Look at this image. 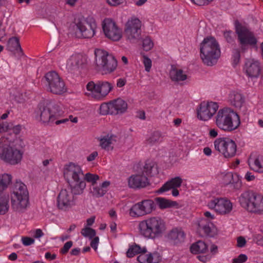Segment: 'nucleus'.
Segmentation results:
<instances>
[{
  "mask_svg": "<svg viewBox=\"0 0 263 263\" xmlns=\"http://www.w3.org/2000/svg\"><path fill=\"white\" fill-rule=\"evenodd\" d=\"M182 183V179L180 177H176L164 184L157 191L158 193H162L171 190V189L179 187Z\"/></svg>",
  "mask_w": 263,
  "mask_h": 263,
  "instance_id": "obj_30",
  "label": "nucleus"
},
{
  "mask_svg": "<svg viewBox=\"0 0 263 263\" xmlns=\"http://www.w3.org/2000/svg\"><path fill=\"white\" fill-rule=\"evenodd\" d=\"M95 220V217H91L86 220V226L85 227H88L92 225Z\"/></svg>",
  "mask_w": 263,
  "mask_h": 263,
  "instance_id": "obj_63",
  "label": "nucleus"
},
{
  "mask_svg": "<svg viewBox=\"0 0 263 263\" xmlns=\"http://www.w3.org/2000/svg\"><path fill=\"white\" fill-rule=\"evenodd\" d=\"M11 207L15 212L22 213L29 204V193L25 184L16 182L11 196Z\"/></svg>",
  "mask_w": 263,
  "mask_h": 263,
  "instance_id": "obj_8",
  "label": "nucleus"
},
{
  "mask_svg": "<svg viewBox=\"0 0 263 263\" xmlns=\"http://www.w3.org/2000/svg\"><path fill=\"white\" fill-rule=\"evenodd\" d=\"M233 32L231 31H227L224 32V36L228 43L233 41Z\"/></svg>",
  "mask_w": 263,
  "mask_h": 263,
  "instance_id": "obj_52",
  "label": "nucleus"
},
{
  "mask_svg": "<svg viewBox=\"0 0 263 263\" xmlns=\"http://www.w3.org/2000/svg\"><path fill=\"white\" fill-rule=\"evenodd\" d=\"M153 42L149 37H146L143 39L142 46L144 50H150L153 47Z\"/></svg>",
  "mask_w": 263,
  "mask_h": 263,
  "instance_id": "obj_45",
  "label": "nucleus"
},
{
  "mask_svg": "<svg viewBox=\"0 0 263 263\" xmlns=\"http://www.w3.org/2000/svg\"><path fill=\"white\" fill-rule=\"evenodd\" d=\"M139 234L147 239L155 240L166 231L165 222L160 217L151 216L140 221L138 226Z\"/></svg>",
  "mask_w": 263,
  "mask_h": 263,
  "instance_id": "obj_2",
  "label": "nucleus"
},
{
  "mask_svg": "<svg viewBox=\"0 0 263 263\" xmlns=\"http://www.w3.org/2000/svg\"><path fill=\"white\" fill-rule=\"evenodd\" d=\"M218 107L216 102H202L197 108V118L202 121H208L215 114Z\"/></svg>",
  "mask_w": 263,
  "mask_h": 263,
  "instance_id": "obj_20",
  "label": "nucleus"
},
{
  "mask_svg": "<svg viewBox=\"0 0 263 263\" xmlns=\"http://www.w3.org/2000/svg\"><path fill=\"white\" fill-rule=\"evenodd\" d=\"M239 202L248 212L261 215L263 214V195L249 190L242 192L238 197Z\"/></svg>",
  "mask_w": 263,
  "mask_h": 263,
  "instance_id": "obj_7",
  "label": "nucleus"
},
{
  "mask_svg": "<svg viewBox=\"0 0 263 263\" xmlns=\"http://www.w3.org/2000/svg\"><path fill=\"white\" fill-rule=\"evenodd\" d=\"M81 234L84 237L92 238L96 235V231L89 227H85L82 229Z\"/></svg>",
  "mask_w": 263,
  "mask_h": 263,
  "instance_id": "obj_44",
  "label": "nucleus"
},
{
  "mask_svg": "<svg viewBox=\"0 0 263 263\" xmlns=\"http://www.w3.org/2000/svg\"><path fill=\"white\" fill-rule=\"evenodd\" d=\"M39 120L45 124L55 123L57 125L68 121V119L58 120L61 115L60 104L52 100H46L39 104L35 110Z\"/></svg>",
  "mask_w": 263,
  "mask_h": 263,
  "instance_id": "obj_1",
  "label": "nucleus"
},
{
  "mask_svg": "<svg viewBox=\"0 0 263 263\" xmlns=\"http://www.w3.org/2000/svg\"><path fill=\"white\" fill-rule=\"evenodd\" d=\"M63 175L74 194L81 195L83 193L86 187V183L83 180L84 173L80 165L73 162L65 164Z\"/></svg>",
  "mask_w": 263,
  "mask_h": 263,
  "instance_id": "obj_3",
  "label": "nucleus"
},
{
  "mask_svg": "<svg viewBox=\"0 0 263 263\" xmlns=\"http://www.w3.org/2000/svg\"><path fill=\"white\" fill-rule=\"evenodd\" d=\"M125 0H106V2L111 6H117L124 3Z\"/></svg>",
  "mask_w": 263,
  "mask_h": 263,
  "instance_id": "obj_53",
  "label": "nucleus"
},
{
  "mask_svg": "<svg viewBox=\"0 0 263 263\" xmlns=\"http://www.w3.org/2000/svg\"><path fill=\"white\" fill-rule=\"evenodd\" d=\"M235 32L237 35L238 41L241 50H246L249 46L256 47L257 39L254 33L246 26L239 22H236L235 23Z\"/></svg>",
  "mask_w": 263,
  "mask_h": 263,
  "instance_id": "obj_12",
  "label": "nucleus"
},
{
  "mask_svg": "<svg viewBox=\"0 0 263 263\" xmlns=\"http://www.w3.org/2000/svg\"><path fill=\"white\" fill-rule=\"evenodd\" d=\"M242 71L249 79L258 78L261 72L260 62L254 59H246L243 66Z\"/></svg>",
  "mask_w": 263,
  "mask_h": 263,
  "instance_id": "obj_22",
  "label": "nucleus"
},
{
  "mask_svg": "<svg viewBox=\"0 0 263 263\" xmlns=\"http://www.w3.org/2000/svg\"><path fill=\"white\" fill-rule=\"evenodd\" d=\"M111 103H102L100 106V113L101 115H106V114H111Z\"/></svg>",
  "mask_w": 263,
  "mask_h": 263,
  "instance_id": "obj_43",
  "label": "nucleus"
},
{
  "mask_svg": "<svg viewBox=\"0 0 263 263\" xmlns=\"http://www.w3.org/2000/svg\"><path fill=\"white\" fill-rule=\"evenodd\" d=\"M198 230L202 232L205 235L213 237L217 234V231L214 224L204 218H201L198 221Z\"/></svg>",
  "mask_w": 263,
  "mask_h": 263,
  "instance_id": "obj_23",
  "label": "nucleus"
},
{
  "mask_svg": "<svg viewBox=\"0 0 263 263\" xmlns=\"http://www.w3.org/2000/svg\"><path fill=\"white\" fill-rule=\"evenodd\" d=\"M105 36L113 41H119L122 37L123 32L116 23L110 18H105L102 24Z\"/></svg>",
  "mask_w": 263,
  "mask_h": 263,
  "instance_id": "obj_16",
  "label": "nucleus"
},
{
  "mask_svg": "<svg viewBox=\"0 0 263 263\" xmlns=\"http://www.w3.org/2000/svg\"><path fill=\"white\" fill-rule=\"evenodd\" d=\"M155 209V203L152 200H143L134 204L129 210V214L132 217L137 218L149 214Z\"/></svg>",
  "mask_w": 263,
  "mask_h": 263,
  "instance_id": "obj_17",
  "label": "nucleus"
},
{
  "mask_svg": "<svg viewBox=\"0 0 263 263\" xmlns=\"http://www.w3.org/2000/svg\"><path fill=\"white\" fill-rule=\"evenodd\" d=\"M141 22L135 17L128 19L125 24L124 34L127 41L138 43L142 38Z\"/></svg>",
  "mask_w": 263,
  "mask_h": 263,
  "instance_id": "obj_13",
  "label": "nucleus"
},
{
  "mask_svg": "<svg viewBox=\"0 0 263 263\" xmlns=\"http://www.w3.org/2000/svg\"><path fill=\"white\" fill-rule=\"evenodd\" d=\"M110 182L108 181L103 182L101 185L98 186L95 184L92 186L91 192L93 196L97 197L103 196L106 192L107 187L109 185Z\"/></svg>",
  "mask_w": 263,
  "mask_h": 263,
  "instance_id": "obj_35",
  "label": "nucleus"
},
{
  "mask_svg": "<svg viewBox=\"0 0 263 263\" xmlns=\"http://www.w3.org/2000/svg\"><path fill=\"white\" fill-rule=\"evenodd\" d=\"M86 89L85 94L86 96L97 101L101 100L97 82H88L86 85Z\"/></svg>",
  "mask_w": 263,
  "mask_h": 263,
  "instance_id": "obj_28",
  "label": "nucleus"
},
{
  "mask_svg": "<svg viewBox=\"0 0 263 263\" xmlns=\"http://www.w3.org/2000/svg\"><path fill=\"white\" fill-rule=\"evenodd\" d=\"M249 165L251 169L254 171L263 173V156L259 155L254 158H250L249 160Z\"/></svg>",
  "mask_w": 263,
  "mask_h": 263,
  "instance_id": "obj_32",
  "label": "nucleus"
},
{
  "mask_svg": "<svg viewBox=\"0 0 263 263\" xmlns=\"http://www.w3.org/2000/svg\"><path fill=\"white\" fill-rule=\"evenodd\" d=\"M200 52L202 62L208 66L215 64L221 55L220 45L212 36L204 39L200 44Z\"/></svg>",
  "mask_w": 263,
  "mask_h": 263,
  "instance_id": "obj_6",
  "label": "nucleus"
},
{
  "mask_svg": "<svg viewBox=\"0 0 263 263\" xmlns=\"http://www.w3.org/2000/svg\"><path fill=\"white\" fill-rule=\"evenodd\" d=\"M72 243H73L71 241L66 242L64 244L63 247L61 249L60 252L63 254H66L72 247Z\"/></svg>",
  "mask_w": 263,
  "mask_h": 263,
  "instance_id": "obj_50",
  "label": "nucleus"
},
{
  "mask_svg": "<svg viewBox=\"0 0 263 263\" xmlns=\"http://www.w3.org/2000/svg\"><path fill=\"white\" fill-rule=\"evenodd\" d=\"M207 206L221 215L230 214L233 209L232 202L226 198H215L208 202Z\"/></svg>",
  "mask_w": 263,
  "mask_h": 263,
  "instance_id": "obj_18",
  "label": "nucleus"
},
{
  "mask_svg": "<svg viewBox=\"0 0 263 263\" xmlns=\"http://www.w3.org/2000/svg\"><path fill=\"white\" fill-rule=\"evenodd\" d=\"M228 101L232 106L240 109L245 103V97L240 91L232 90L229 94Z\"/></svg>",
  "mask_w": 263,
  "mask_h": 263,
  "instance_id": "obj_24",
  "label": "nucleus"
},
{
  "mask_svg": "<svg viewBox=\"0 0 263 263\" xmlns=\"http://www.w3.org/2000/svg\"><path fill=\"white\" fill-rule=\"evenodd\" d=\"M21 129L22 126L20 125H17L13 127L12 130L15 134L17 135L20 133Z\"/></svg>",
  "mask_w": 263,
  "mask_h": 263,
  "instance_id": "obj_64",
  "label": "nucleus"
},
{
  "mask_svg": "<svg viewBox=\"0 0 263 263\" xmlns=\"http://www.w3.org/2000/svg\"><path fill=\"white\" fill-rule=\"evenodd\" d=\"M197 258L200 261L203 262H206L210 260L211 256L210 255H199L197 256Z\"/></svg>",
  "mask_w": 263,
  "mask_h": 263,
  "instance_id": "obj_59",
  "label": "nucleus"
},
{
  "mask_svg": "<svg viewBox=\"0 0 263 263\" xmlns=\"http://www.w3.org/2000/svg\"><path fill=\"white\" fill-rule=\"evenodd\" d=\"M163 140V137L159 132H155L147 139V142L151 144H155L161 142Z\"/></svg>",
  "mask_w": 263,
  "mask_h": 263,
  "instance_id": "obj_41",
  "label": "nucleus"
},
{
  "mask_svg": "<svg viewBox=\"0 0 263 263\" xmlns=\"http://www.w3.org/2000/svg\"><path fill=\"white\" fill-rule=\"evenodd\" d=\"M170 77L172 81L178 84H183L188 79L186 71L173 66L170 71Z\"/></svg>",
  "mask_w": 263,
  "mask_h": 263,
  "instance_id": "obj_26",
  "label": "nucleus"
},
{
  "mask_svg": "<svg viewBox=\"0 0 263 263\" xmlns=\"http://www.w3.org/2000/svg\"><path fill=\"white\" fill-rule=\"evenodd\" d=\"M11 176L8 174L0 175V192L7 188L11 181Z\"/></svg>",
  "mask_w": 263,
  "mask_h": 263,
  "instance_id": "obj_39",
  "label": "nucleus"
},
{
  "mask_svg": "<svg viewBox=\"0 0 263 263\" xmlns=\"http://www.w3.org/2000/svg\"><path fill=\"white\" fill-rule=\"evenodd\" d=\"M111 105V115H117L124 112L127 108L125 101L121 99H117L112 102Z\"/></svg>",
  "mask_w": 263,
  "mask_h": 263,
  "instance_id": "obj_29",
  "label": "nucleus"
},
{
  "mask_svg": "<svg viewBox=\"0 0 263 263\" xmlns=\"http://www.w3.org/2000/svg\"><path fill=\"white\" fill-rule=\"evenodd\" d=\"M6 138H0V158L11 165L19 164L23 158L24 144L23 141L9 142Z\"/></svg>",
  "mask_w": 263,
  "mask_h": 263,
  "instance_id": "obj_4",
  "label": "nucleus"
},
{
  "mask_svg": "<svg viewBox=\"0 0 263 263\" xmlns=\"http://www.w3.org/2000/svg\"><path fill=\"white\" fill-rule=\"evenodd\" d=\"M7 49L14 54H17L18 56L23 55L22 49L17 37H13L9 40L7 44Z\"/></svg>",
  "mask_w": 263,
  "mask_h": 263,
  "instance_id": "obj_31",
  "label": "nucleus"
},
{
  "mask_svg": "<svg viewBox=\"0 0 263 263\" xmlns=\"http://www.w3.org/2000/svg\"><path fill=\"white\" fill-rule=\"evenodd\" d=\"M97 83L98 86L101 100H102L111 90L112 85L107 81H98Z\"/></svg>",
  "mask_w": 263,
  "mask_h": 263,
  "instance_id": "obj_33",
  "label": "nucleus"
},
{
  "mask_svg": "<svg viewBox=\"0 0 263 263\" xmlns=\"http://www.w3.org/2000/svg\"><path fill=\"white\" fill-rule=\"evenodd\" d=\"M44 235V233L40 229H36L35 231L34 237L39 238Z\"/></svg>",
  "mask_w": 263,
  "mask_h": 263,
  "instance_id": "obj_62",
  "label": "nucleus"
},
{
  "mask_svg": "<svg viewBox=\"0 0 263 263\" xmlns=\"http://www.w3.org/2000/svg\"><path fill=\"white\" fill-rule=\"evenodd\" d=\"M47 90L55 95H62L67 91L64 80L55 71H50L45 76Z\"/></svg>",
  "mask_w": 263,
  "mask_h": 263,
  "instance_id": "obj_14",
  "label": "nucleus"
},
{
  "mask_svg": "<svg viewBox=\"0 0 263 263\" xmlns=\"http://www.w3.org/2000/svg\"><path fill=\"white\" fill-rule=\"evenodd\" d=\"M87 57L81 53H74L67 60L66 68L69 72L75 73L86 67Z\"/></svg>",
  "mask_w": 263,
  "mask_h": 263,
  "instance_id": "obj_21",
  "label": "nucleus"
},
{
  "mask_svg": "<svg viewBox=\"0 0 263 263\" xmlns=\"http://www.w3.org/2000/svg\"><path fill=\"white\" fill-rule=\"evenodd\" d=\"M9 198L8 196H3L0 198V214L4 215L9 209Z\"/></svg>",
  "mask_w": 263,
  "mask_h": 263,
  "instance_id": "obj_40",
  "label": "nucleus"
},
{
  "mask_svg": "<svg viewBox=\"0 0 263 263\" xmlns=\"http://www.w3.org/2000/svg\"><path fill=\"white\" fill-rule=\"evenodd\" d=\"M76 195L73 193L71 190H62L57 199V205L58 208L62 211H67L71 209L76 204V200L74 197Z\"/></svg>",
  "mask_w": 263,
  "mask_h": 263,
  "instance_id": "obj_19",
  "label": "nucleus"
},
{
  "mask_svg": "<svg viewBox=\"0 0 263 263\" xmlns=\"http://www.w3.org/2000/svg\"><path fill=\"white\" fill-rule=\"evenodd\" d=\"M146 252L145 248H141L138 245H135L130 246L126 252V255L128 257H133L136 254H142Z\"/></svg>",
  "mask_w": 263,
  "mask_h": 263,
  "instance_id": "obj_38",
  "label": "nucleus"
},
{
  "mask_svg": "<svg viewBox=\"0 0 263 263\" xmlns=\"http://www.w3.org/2000/svg\"><path fill=\"white\" fill-rule=\"evenodd\" d=\"M190 250L194 254L204 253L208 251V246L204 241L200 240L193 243Z\"/></svg>",
  "mask_w": 263,
  "mask_h": 263,
  "instance_id": "obj_36",
  "label": "nucleus"
},
{
  "mask_svg": "<svg viewBox=\"0 0 263 263\" xmlns=\"http://www.w3.org/2000/svg\"><path fill=\"white\" fill-rule=\"evenodd\" d=\"M193 3L198 6H205L209 5L213 0H190Z\"/></svg>",
  "mask_w": 263,
  "mask_h": 263,
  "instance_id": "obj_49",
  "label": "nucleus"
},
{
  "mask_svg": "<svg viewBox=\"0 0 263 263\" xmlns=\"http://www.w3.org/2000/svg\"><path fill=\"white\" fill-rule=\"evenodd\" d=\"M167 239L174 245H178L184 241L185 234L180 228H174L166 235Z\"/></svg>",
  "mask_w": 263,
  "mask_h": 263,
  "instance_id": "obj_25",
  "label": "nucleus"
},
{
  "mask_svg": "<svg viewBox=\"0 0 263 263\" xmlns=\"http://www.w3.org/2000/svg\"><path fill=\"white\" fill-rule=\"evenodd\" d=\"M215 118L216 126L226 132L236 130L240 124L239 115L230 107H224L218 110Z\"/></svg>",
  "mask_w": 263,
  "mask_h": 263,
  "instance_id": "obj_5",
  "label": "nucleus"
},
{
  "mask_svg": "<svg viewBox=\"0 0 263 263\" xmlns=\"http://www.w3.org/2000/svg\"><path fill=\"white\" fill-rule=\"evenodd\" d=\"M240 59V54L238 51L236 50L233 52L232 55V65L233 67L236 66L239 63Z\"/></svg>",
  "mask_w": 263,
  "mask_h": 263,
  "instance_id": "obj_47",
  "label": "nucleus"
},
{
  "mask_svg": "<svg viewBox=\"0 0 263 263\" xmlns=\"http://www.w3.org/2000/svg\"><path fill=\"white\" fill-rule=\"evenodd\" d=\"M215 148L225 158L234 157L237 150L234 141L229 138H219L214 142Z\"/></svg>",
  "mask_w": 263,
  "mask_h": 263,
  "instance_id": "obj_15",
  "label": "nucleus"
},
{
  "mask_svg": "<svg viewBox=\"0 0 263 263\" xmlns=\"http://www.w3.org/2000/svg\"><path fill=\"white\" fill-rule=\"evenodd\" d=\"M95 54L96 66L102 74H109L116 69L118 62L112 54L100 49H96Z\"/></svg>",
  "mask_w": 263,
  "mask_h": 263,
  "instance_id": "obj_10",
  "label": "nucleus"
},
{
  "mask_svg": "<svg viewBox=\"0 0 263 263\" xmlns=\"http://www.w3.org/2000/svg\"><path fill=\"white\" fill-rule=\"evenodd\" d=\"M204 215L205 217V219H207L209 221L210 220H213L215 218V216L214 214H212L211 212L209 211L205 212L204 213Z\"/></svg>",
  "mask_w": 263,
  "mask_h": 263,
  "instance_id": "obj_61",
  "label": "nucleus"
},
{
  "mask_svg": "<svg viewBox=\"0 0 263 263\" xmlns=\"http://www.w3.org/2000/svg\"><path fill=\"white\" fill-rule=\"evenodd\" d=\"M99 241V238L98 237H95L91 241L90 246L95 251L97 250Z\"/></svg>",
  "mask_w": 263,
  "mask_h": 263,
  "instance_id": "obj_55",
  "label": "nucleus"
},
{
  "mask_svg": "<svg viewBox=\"0 0 263 263\" xmlns=\"http://www.w3.org/2000/svg\"><path fill=\"white\" fill-rule=\"evenodd\" d=\"M98 156L97 152L95 151L87 157V160L89 162L93 161Z\"/></svg>",
  "mask_w": 263,
  "mask_h": 263,
  "instance_id": "obj_57",
  "label": "nucleus"
},
{
  "mask_svg": "<svg viewBox=\"0 0 263 263\" xmlns=\"http://www.w3.org/2000/svg\"><path fill=\"white\" fill-rule=\"evenodd\" d=\"M218 130L215 128H211L209 130V136L211 138H216L218 136Z\"/></svg>",
  "mask_w": 263,
  "mask_h": 263,
  "instance_id": "obj_60",
  "label": "nucleus"
},
{
  "mask_svg": "<svg viewBox=\"0 0 263 263\" xmlns=\"http://www.w3.org/2000/svg\"><path fill=\"white\" fill-rule=\"evenodd\" d=\"M155 201L160 209L170 208L176 204V202L162 197L156 198Z\"/></svg>",
  "mask_w": 263,
  "mask_h": 263,
  "instance_id": "obj_37",
  "label": "nucleus"
},
{
  "mask_svg": "<svg viewBox=\"0 0 263 263\" xmlns=\"http://www.w3.org/2000/svg\"><path fill=\"white\" fill-rule=\"evenodd\" d=\"M99 179V176L98 175L91 174L90 173H87L85 175H84L83 177V180L91 183L92 186H94L97 181Z\"/></svg>",
  "mask_w": 263,
  "mask_h": 263,
  "instance_id": "obj_42",
  "label": "nucleus"
},
{
  "mask_svg": "<svg viewBox=\"0 0 263 263\" xmlns=\"http://www.w3.org/2000/svg\"><path fill=\"white\" fill-rule=\"evenodd\" d=\"M247 256L246 255L241 254L239 255L237 258L233 259V263H242L247 260Z\"/></svg>",
  "mask_w": 263,
  "mask_h": 263,
  "instance_id": "obj_48",
  "label": "nucleus"
},
{
  "mask_svg": "<svg viewBox=\"0 0 263 263\" xmlns=\"http://www.w3.org/2000/svg\"><path fill=\"white\" fill-rule=\"evenodd\" d=\"M245 178L248 181H251L254 180L255 178V177L252 173L248 172L245 174Z\"/></svg>",
  "mask_w": 263,
  "mask_h": 263,
  "instance_id": "obj_58",
  "label": "nucleus"
},
{
  "mask_svg": "<svg viewBox=\"0 0 263 263\" xmlns=\"http://www.w3.org/2000/svg\"><path fill=\"white\" fill-rule=\"evenodd\" d=\"M116 141V137L112 135H107L102 137L100 139V146L106 150L112 149L111 145Z\"/></svg>",
  "mask_w": 263,
  "mask_h": 263,
  "instance_id": "obj_34",
  "label": "nucleus"
},
{
  "mask_svg": "<svg viewBox=\"0 0 263 263\" xmlns=\"http://www.w3.org/2000/svg\"><path fill=\"white\" fill-rule=\"evenodd\" d=\"M157 172V166L154 162H146L139 173L132 175L128 178V186L133 189L145 187L149 184L148 177L153 176Z\"/></svg>",
  "mask_w": 263,
  "mask_h": 263,
  "instance_id": "obj_9",
  "label": "nucleus"
},
{
  "mask_svg": "<svg viewBox=\"0 0 263 263\" xmlns=\"http://www.w3.org/2000/svg\"><path fill=\"white\" fill-rule=\"evenodd\" d=\"M161 259V256L157 252L140 254L137 260L140 263H158Z\"/></svg>",
  "mask_w": 263,
  "mask_h": 263,
  "instance_id": "obj_27",
  "label": "nucleus"
},
{
  "mask_svg": "<svg viewBox=\"0 0 263 263\" xmlns=\"http://www.w3.org/2000/svg\"><path fill=\"white\" fill-rule=\"evenodd\" d=\"M246 243L245 238L242 236L238 237L237 239V246L239 248L243 247Z\"/></svg>",
  "mask_w": 263,
  "mask_h": 263,
  "instance_id": "obj_54",
  "label": "nucleus"
},
{
  "mask_svg": "<svg viewBox=\"0 0 263 263\" xmlns=\"http://www.w3.org/2000/svg\"><path fill=\"white\" fill-rule=\"evenodd\" d=\"M23 244L25 246H30L34 242V240L30 237H23L22 238Z\"/></svg>",
  "mask_w": 263,
  "mask_h": 263,
  "instance_id": "obj_51",
  "label": "nucleus"
},
{
  "mask_svg": "<svg viewBox=\"0 0 263 263\" xmlns=\"http://www.w3.org/2000/svg\"><path fill=\"white\" fill-rule=\"evenodd\" d=\"M254 239L258 245L263 247V236H261L259 234L256 235L254 236Z\"/></svg>",
  "mask_w": 263,
  "mask_h": 263,
  "instance_id": "obj_56",
  "label": "nucleus"
},
{
  "mask_svg": "<svg viewBox=\"0 0 263 263\" xmlns=\"http://www.w3.org/2000/svg\"><path fill=\"white\" fill-rule=\"evenodd\" d=\"M97 25L93 18L80 21L73 26V33L78 38L91 39L96 33Z\"/></svg>",
  "mask_w": 263,
  "mask_h": 263,
  "instance_id": "obj_11",
  "label": "nucleus"
},
{
  "mask_svg": "<svg viewBox=\"0 0 263 263\" xmlns=\"http://www.w3.org/2000/svg\"><path fill=\"white\" fill-rule=\"evenodd\" d=\"M142 62L144 64L145 70L147 72H149L151 69L152 62L151 60L145 55L143 56Z\"/></svg>",
  "mask_w": 263,
  "mask_h": 263,
  "instance_id": "obj_46",
  "label": "nucleus"
}]
</instances>
